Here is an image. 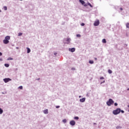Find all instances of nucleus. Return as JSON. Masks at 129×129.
Returning a JSON list of instances; mask_svg holds the SVG:
<instances>
[{
  "label": "nucleus",
  "instance_id": "34",
  "mask_svg": "<svg viewBox=\"0 0 129 129\" xmlns=\"http://www.w3.org/2000/svg\"><path fill=\"white\" fill-rule=\"evenodd\" d=\"M120 11H122V8H120Z\"/></svg>",
  "mask_w": 129,
  "mask_h": 129
},
{
  "label": "nucleus",
  "instance_id": "32",
  "mask_svg": "<svg viewBox=\"0 0 129 129\" xmlns=\"http://www.w3.org/2000/svg\"><path fill=\"white\" fill-rule=\"evenodd\" d=\"M3 55V53L0 52V56H2Z\"/></svg>",
  "mask_w": 129,
  "mask_h": 129
},
{
  "label": "nucleus",
  "instance_id": "27",
  "mask_svg": "<svg viewBox=\"0 0 129 129\" xmlns=\"http://www.w3.org/2000/svg\"><path fill=\"white\" fill-rule=\"evenodd\" d=\"M77 37H81V36L80 35V34H77Z\"/></svg>",
  "mask_w": 129,
  "mask_h": 129
},
{
  "label": "nucleus",
  "instance_id": "13",
  "mask_svg": "<svg viewBox=\"0 0 129 129\" xmlns=\"http://www.w3.org/2000/svg\"><path fill=\"white\" fill-rule=\"evenodd\" d=\"M3 112H4V110H3L2 109L0 108V114H2Z\"/></svg>",
  "mask_w": 129,
  "mask_h": 129
},
{
  "label": "nucleus",
  "instance_id": "12",
  "mask_svg": "<svg viewBox=\"0 0 129 129\" xmlns=\"http://www.w3.org/2000/svg\"><path fill=\"white\" fill-rule=\"evenodd\" d=\"M27 53H30L31 52V49L29 47H27Z\"/></svg>",
  "mask_w": 129,
  "mask_h": 129
},
{
  "label": "nucleus",
  "instance_id": "4",
  "mask_svg": "<svg viewBox=\"0 0 129 129\" xmlns=\"http://www.w3.org/2000/svg\"><path fill=\"white\" fill-rule=\"evenodd\" d=\"M80 3L82 4V5H84V7H87V5L85 4V2L83 1V0H79Z\"/></svg>",
  "mask_w": 129,
  "mask_h": 129
},
{
  "label": "nucleus",
  "instance_id": "37",
  "mask_svg": "<svg viewBox=\"0 0 129 129\" xmlns=\"http://www.w3.org/2000/svg\"><path fill=\"white\" fill-rule=\"evenodd\" d=\"M127 90L128 91V90H129V88H128V89H127Z\"/></svg>",
  "mask_w": 129,
  "mask_h": 129
},
{
  "label": "nucleus",
  "instance_id": "20",
  "mask_svg": "<svg viewBox=\"0 0 129 129\" xmlns=\"http://www.w3.org/2000/svg\"><path fill=\"white\" fill-rule=\"evenodd\" d=\"M102 42H103V43H106V40H105V39H103L102 40Z\"/></svg>",
  "mask_w": 129,
  "mask_h": 129
},
{
  "label": "nucleus",
  "instance_id": "26",
  "mask_svg": "<svg viewBox=\"0 0 129 129\" xmlns=\"http://www.w3.org/2000/svg\"><path fill=\"white\" fill-rule=\"evenodd\" d=\"M120 111L122 113H124V111L122 110H120Z\"/></svg>",
  "mask_w": 129,
  "mask_h": 129
},
{
  "label": "nucleus",
  "instance_id": "28",
  "mask_svg": "<svg viewBox=\"0 0 129 129\" xmlns=\"http://www.w3.org/2000/svg\"><path fill=\"white\" fill-rule=\"evenodd\" d=\"M114 105L115 106H117V103H115Z\"/></svg>",
  "mask_w": 129,
  "mask_h": 129
},
{
  "label": "nucleus",
  "instance_id": "3",
  "mask_svg": "<svg viewBox=\"0 0 129 129\" xmlns=\"http://www.w3.org/2000/svg\"><path fill=\"white\" fill-rule=\"evenodd\" d=\"M119 113H120V108H117L116 110L113 111V114H114V115H117V114H119Z\"/></svg>",
  "mask_w": 129,
  "mask_h": 129
},
{
  "label": "nucleus",
  "instance_id": "10",
  "mask_svg": "<svg viewBox=\"0 0 129 129\" xmlns=\"http://www.w3.org/2000/svg\"><path fill=\"white\" fill-rule=\"evenodd\" d=\"M43 112H44V113H45V114H47V113H48V109L44 110L43 111Z\"/></svg>",
  "mask_w": 129,
  "mask_h": 129
},
{
  "label": "nucleus",
  "instance_id": "14",
  "mask_svg": "<svg viewBox=\"0 0 129 129\" xmlns=\"http://www.w3.org/2000/svg\"><path fill=\"white\" fill-rule=\"evenodd\" d=\"M108 72L109 74H111V73H112V71L110 70H108Z\"/></svg>",
  "mask_w": 129,
  "mask_h": 129
},
{
  "label": "nucleus",
  "instance_id": "36",
  "mask_svg": "<svg viewBox=\"0 0 129 129\" xmlns=\"http://www.w3.org/2000/svg\"><path fill=\"white\" fill-rule=\"evenodd\" d=\"M95 60H97V58L96 57H95Z\"/></svg>",
  "mask_w": 129,
  "mask_h": 129
},
{
  "label": "nucleus",
  "instance_id": "6",
  "mask_svg": "<svg viewBox=\"0 0 129 129\" xmlns=\"http://www.w3.org/2000/svg\"><path fill=\"white\" fill-rule=\"evenodd\" d=\"M4 82H5V83H7V82H9V81H11V79L10 78L4 79Z\"/></svg>",
  "mask_w": 129,
  "mask_h": 129
},
{
  "label": "nucleus",
  "instance_id": "18",
  "mask_svg": "<svg viewBox=\"0 0 129 129\" xmlns=\"http://www.w3.org/2000/svg\"><path fill=\"white\" fill-rule=\"evenodd\" d=\"M126 28L129 29V23H128L126 24Z\"/></svg>",
  "mask_w": 129,
  "mask_h": 129
},
{
  "label": "nucleus",
  "instance_id": "2",
  "mask_svg": "<svg viewBox=\"0 0 129 129\" xmlns=\"http://www.w3.org/2000/svg\"><path fill=\"white\" fill-rule=\"evenodd\" d=\"M113 103H114V101L112 99H109V100L106 102V104L108 105V106H110V105H112Z\"/></svg>",
  "mask_w": 129,
  "mask_h": 129
},
{
  "label": "nucleus",
  "instance_id": "19",
  "mask_svg": "<svg viewBox=\"0 0 129 129\" xmlns=\"http://www.w3.org/2000/svg\"><path fill=\"white\" fill-rule=\"evenodd\" d=\"M4 9L5 11H7V10H8V8L6 6H5V7H4Z\"/></svg>",
  "mask_w": 129,
  "mask_h": 129
},
{
  "label": "nucleus",
  "instance_id": "11",
  "mask_svg": "<svg viewBox=\"0 0 129 129\" xmlns=\"http://www.w3.org/2000/svg\"><path fill=\"white\" fill-rule=\"evenodd\" d=\"M67 41L68 42V44H69V43H70V41H71V39L70 38H67Z\"/></svg>",
  "mask_w": 129,
  "mask_h": 129
},
{
  "label": "nucleus",
  "instance_id": "33",
  "mask_svg": "<svg viewBox=\"0 0 129 129\" xmlns=\"http://www.w3.org/2000/svg\"><path fill=\"white\" fill-rule=\"evenodd\" d=\"M54 55H57V53L55 52V53H54Z\"/></svg>",
  "mask_w": 129,
  "mask_h": 129
},
{
  "label": "nucleus",
  "instance_id": "7",
  "mask_svg": "<svg viewBox=\"0 0 129 129\" xmlns=\"http://www.w3.org/2000/svg\"><path fill=\"white\" fill-rule=\"evenodd\" d=\"M71 125H75V121L74 120H71L70 122Z\"/></svg>",
  "mask_w": 129,
  "mask_h": 129
},
{
  "label": "nucleus",
  "instance_id": "21",
  "mask_svg": "<svg viewBox=\"0 0 129 129\" xmlns=\"http://www.w3.org/2000/svg\"><path fill=\"white\" fill-rule=\"evenodd\" d=\"M88 6H90L91 8H93L92 5H91V4L90 3H88Z\"/></svg>",
  "mask_w": 129,
  "mask_h": 129
},
{
  "label": "nucleus",
  "instance_id": "22",
  "mask_svg": "<svg viewBox=\"0 0 129 129\" xmlns=\"http://www.w3.org/2000/svg\"><path fill=\"white\" fill-rule=\"evenodd\" d=\"M74 118H75V119H76L77 120H78L79 119V117H75Z\"/></svg>",
  "mask_w": 129,
  "mask_h": 129
},
{
  "label": "nucleus",
  "instance_id": "25",
  "mask_svg": "<svg viewBox=\"0 0 129 129\" xmlns=\"http://www.w3.org/2000/svg\"><path fill=\"white\" fill-rule=\"evenodd\" d=\"M19 89H23V86H21L19 87Z\"/></svg>",
  "mask_w": 129,
  "mask_h": 129
},
{
  "label": "nucleus",
  "instance_id": "16",
  "mask_svg": "<svg viewBox=\"0 0 129 129\" xmlns=\"http://www.w3.org/2000/svg\"><path fill=\"white\" fill-rule=\"evenodd\" d=\"M5 67H9L10 64H8V63H5Z\"/></svg>",
  "mask_w": 129,
  "mask_h": 129
},
{
  "label": "nucleus",
  "instance_id": "1",
  "mask_svg": "<svg viewBox=\"0 0 129 129\" xmlns=\"http://www.w3.org/2000/svg\"><path fill=\"white\" fill-rule=\"evenodd\" d=\"M11 39V37L10 36H7L5 37V39L3 40L4 44H9L10 41L9 40Z\"/></svg>",
  "mask_w": 129,
  "mask_h": 129
},
{
  "label": "nucleus",
  "instance_id": "23",
  "mask_svg": "<svg viewBox=\"0 0 129 129\" xmlns=\"http://www.w3.org/2000/svg\"><path fill=\"white\" fill-rule=\"evenodd\" d=\"M81 26H85V24H84V23H81Z\"/></svg>",
  "mask_w": 129,
  "mask_h": 129
},
{
  "label": "nucleus",
  "instance_id": "15",
  "mask_svg": "<svg viewBox=\"0 0 129 129\" xmlns=\"http://www.w3.org/2000/svg\"><path fill=\"white\" fill-rule=\"evenodd\" d=\"M89 63L90 64H93V63H94V61H93V60H90Z\"/></svg>",
  "mask_w": 129,
  "mask_h": 129
},
{
  "label": "nucleus",
  "instance_id": "38",
  "mask_svg": "<svg viewBox=\"0 0 129 129\" xmlns=\"http://www.w3.org/2000/svg\"><path fill=\"white\" fill-rule=\"evenodd\" d=\"M20 1H23V0H20Z\"/></svg>",
  "mask_w": 129,
  "mask_h": 129
},
{
  "label": "nucleus",
  "instance_id": "5",
  "mask_svg": "<svg viewBox=\"0 0 129 129\" xmlns=\"http://www.w3.org/2000/svg\"><path fill=\"white\" fill-rule=\"evenodd\" d=\"M99 25V20H96L94 23V26H98Z\"/></svg>",
  "mask_w": 129,
  "mask_h": 129
},
{
  "label": "nucleus",
  "instance_id": "17",
  "mask_svg": "<svg viewBox=\"0 0 129 129\" xmlns=\"http://www.w3.org/2000/svg\"><path fill=\"white\" fill-rule=\"evenodd\" d=\"M62 121L64 122V123H66V122H67V120H66V119H64L62 120Z\"/></svg>",
  "mask_w": 129,
  "mask_h": 129
},
{
  "label": "nucleus",
  "instance_id": "9",
  "mask_svg": "<svg viewBox=\"0 0 129 129\" xmlns=\"http://www.w3.org/2000/svg\"><path fill=\"white\" fill-rule=\"evenodd\" d=\"M84 101H85V98H83L80 99V102H84Z\"/></svg>",
  "mask_w": 129,
  "mask_h": 129
},
{
  "label": "nucleus",
  "instance_id": "29",
  "mask_svg": "<svg viewBox=\"0 0 129 129\" xmlns=\"http://www.w3.org/2000/svg\"><path fill=\"white\" fill-rule=\"evenodd\" d=\"M100 79H104V78L103 77H101Z\"/></svg>",
  "mask_w": 129,
  "mask_h": 129
},
{
  "label": "nucleus",
  "instance_id": "30",
  "mask_svg": "<svg viewBox=\"0 0 129 129\" xmlns=\"http://www.w3.org/2000/svg\"><path fill=\"white\" fill-rule=\"evenodd\" d=\"M59 107H60V106H56V108H59Z\"/></svg>",
  "mask_w": 129,
  "mask_h": 129
},
{
  "label": "nucleus",
  "instance_id": "24",
  "mask_svg": "<svg viewBox=\"0 0 129 129\" xmlns=\"http://www.w3.org/2000/svg\"><path fill=\"white\" fill-rule=\"evenodd\" d=\"M22 35H23V33H19L18 34V36H22Z\"/></svg>",
  "mask_w": 129,
  "mask_h": 129
},
{
  "label": "nucleus",
  "instance_id": "31",
  "mask_svg": "<svg viewBox=\"0 0 129 129\" xmlns=\"http://www.w3.org/2000/svg\"><path fill=\"white\" fill-rule=\"evenodd\" d=\"M104 82H105V81H104L103 82H102L101 83V84H102L103 83H104Z\"/></svg>",
  "mask_w": 129,
  "mask_h": 129
},
{
  "label": "nucleus",
  "instance_id": "35",
  "mask_svg": "<svg viewBox=\"0 0 129 129\" xmlns=\"http://www.w3.org/2000/svg\"><path fill=\"white\" fill-rule=\"evenodd\" d=\"M10 60H13V58H10Z\"/></svg>",
  "mask_w": 129,
  "mask_h": 129
},
{
  "label": "nucleus",
  "instance_id": "8",
  "mask_svg": "<svg viewBox=\"0 0 129 129\" xmlns=\"http://www.w3.org/2000/svg\"><path fill=\"white\" fill-rule=\"evenodd\" d=\"M69 51L73 53V52H75V48H69Z\"/></svg>",
  "mask_w": 129,
  "mask_h": 129
}]
</instances>
